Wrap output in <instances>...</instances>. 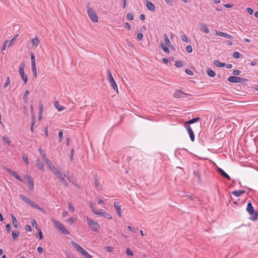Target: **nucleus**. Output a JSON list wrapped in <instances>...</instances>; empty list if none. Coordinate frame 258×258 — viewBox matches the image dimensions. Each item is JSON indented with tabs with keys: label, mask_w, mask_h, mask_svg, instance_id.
<instances>
[{
	"label": "nucleus",
	"mask_w": 258,
	"mask_h": 258,
	"mask_svg": "<svg viewBox=\"0 0 258 258\" xmlns=\"http://www.w3.org/2000/svg\"><path fill=\"white\" fill-rule=\"evenodd\" d=\"M52 221L54 227L57 230H59L62 234L68 235L70 233V232L65 228L64 225L58 221L52 219Z\"/></svg>",
	"instance_id": "f257e3e1"
},
{
	"label": "nucleus",
	"mask_w": 258,
	"mask_h": 258,
	"mask_svg": "<svg viewBox=\"0 0 258 258\" xmlns=\"http://www.w3.org/2000/svg\"><path fill=\"white\" fill-rule=\"evenodd\" d=\"M19 196H20V198L23 201H24L25 202L27 203L28 205H29L31 207H34V208H35L40 210V211H41V212H42L43 213L45 212V211H44L43 209H42V208L39 207L38 205L36 204L34 202L31 201L30 200H29L28 198H27L25 196H24L23 195L21 194V195H20Z\"/></svg>",
	"instance_id": "f03ea898"
},
{
	"label": "nucleus",
	"mask_w": 258,
	"mask_h": 258,
	"mask_svg": "<svg viewBox=\"0 0 258 258\" xmlns=\"http://www.w3.org/2000/svg\"><path fill=\"white\" fill-rule=\"evenodd\" d=\"M71 244L73 245L76 249L81 253L86 258L90 257V254H89L87 251L84 250L81 246H80L78 243L72 241H71Z\"/></svg>",
	"instance_id": "7ed1b4c3"
},
{
	"label": "nucleus",
	"mask_w": 258,
	"mask_h": 258,
	"mask_svg": "<svg viewBox=\"0 0 258 258\" xmlns=\"http://www.w3.org/2000/svg\"><path fill=\"white\" fill-rule=\"evenodd\" d=\"M87 221L89 227L94 231H97L99 228V224L96 221L93 220L92 219L87 217Z\"/></svg>",
	"instance_id": "20e7f679"
},
{
	"label": "nucleus",
	"mask_w": 258,
	"mask_h": 258,
	"mask_svg": "<svg viewBox=\"0 0 258 258\" xmlns=\"http://www.w3.org/2000/svg\"><path fill=\"white\" fill-rule=\"evenodd\" d=\"M108 80L109 83L110 84V85L112 87V88L114 90H116L117 93H118L117 86L116 85V83L115 80H114V79L113 78V76H112L110 70H108Z\"/></svg>",
	"instance_id": "39448f33"
},
{
	"label": "nucleus",
	"mask_w": 258,
	"mask_h": 258,
	"mask_svg": "<svg viewBox=\"0 0 258 258\" xmlns=\"http://www.w3.org/2000/svg\"><path fill=\"white\" fill-rule=\"evenodd\" d=\"M87 13L90 19L94 22H97L98 18L95 12L91 8H88Z\"/></svg>",
	"instance_id": "423d86ee"
},
{
	"label": "nucleus",
	"mask_w": 258,
	"mask_h": 258,
	"mask_svg": "<svg viewBox=\"0 0 258 258\" xmlns=\"http://www.w3.org/2000/svg\"><path fill=\"white\" fill-rule=\"evenodd\" d=\"M227 80L229 82L231 83H242L247 81L246 79L236 76H230L228 78Z\"/></svg>",
	"instance_id": "0eeeda50"
},
{
	"label": "nucleus",
	"mask_w": 258,
	"mask_h": 258,
	"mask_svg": "<svg viewBox=\"0 0 258 258\" xmlns=\"http://www.w3.org/2000/svg\"><path fill=\"white\" fill-rule=\"evenodd\" d=\"M24 64H22L19 67V73L21 77L22 80L24 81L25 84H26L28 81V77L24 73Z\"/></svg>",
	"instance_id": "6e6552de"
},
{
	"label": "nucleus",
	"mask_w": 258,
	"mask_h": 258,
	"mask_svg": "<svg viewBox=\"0 0 258 258\" xmlns=\"http://www.w3.org/2000/svg\"><path fill=\"white\" fill-rule=\"evenodd\" d=\"M189 94H186L181 90H176L173 93V96L175 98H181L186 96H188Z\"/></svg>",
	"instance_id": "1a4fd4ad"
},
{
	"label": "nucleus",
	"mask_w": 258,
	"mask_h": 258,
	"mask_svg": "<svg viewBox=\"0 0 258 258\" xmlns=\"http://www.w3.org/2000/svg\"><path fill=\"white\" fill-rule=\"evenodd\" d=\"M184 126L186 129V130L189 134V136L191 141L194 142L195 140V135H194V134L192 130L191 127H190V126L189 125H187V124L184 125Z\"/></svg>",
	"instance_id": "9d476101"
},
{
	"label": "nucleus",
	"mask_w": 258,
	"mask_h": 258,
	"mask_svg": "<svg viewBox=\"0 0 258 258\" xmlns=\"http://www.w3.org/2000/svg\"><path fill=\"white\" fill-rule=\"evenodd\" d=\"M7 171L9 174H10L14 177L16 178V179H17L18 180H19L21 181H23V180L20 177V176H19L18 175V174L15 171H14L12 170L11 169H9V168L7 169Z\"/></svg>",
	"instance_id": "9b49d317"
},
{
	"label": "nucleus",
	"mask_w": 258,
	"mask_h": 258,
	"mask_svg": "<svg viewBox=\"0 0 258 258\" xmlns=\"http://www.w3.org/2000/svg\"><path fill=\"white\" fill-rule=\"evenodd\" d=\"M94 179L95 181V186L97 190H101L102 189V185L96 175L94 176Z\"/></svg>",
	"instance_id": "f8f14e48"
},
{
	"label": "nucleus",
	"mask_w": 258,
	"mask_h": 258,
	"mask_svg": "<svg viewBox=\"0 0 258 258\" xmlns=\"http://www.w3.org/2000/svg\"><path fill=\"white\" fill-rule=\"evenodd\" d=\"M49 170L56 176L57 178L61 175L59 171L54 165L49 168Z\"/></svg>",
	"instance_id": "ddd939ff"
},
{
	"label": "nucleus",
	"mask_w": 258,
	"mask_h": 258,
	"mask_svg": "<svg viewBox=\"0 0 258 258\" xmlns=\"http://www.w3.org/2000/svg\"><path fill=\"white\" fill-rule=\"evenodd\" d=\"M216 34L217 35H218V36H221L222 37H224L225 38H228V39H231L232 38V36L227 34V33H224V32H221V31H216Z\"/></svg>",
	"instance_id": "4468645a"
},
{
	"label": "nucleus",
	"mask_w": 258,
	"mask_h": 258,
	"mask_svg": "<svg viewBox=\"0 0 258 258\" xmlns=\"http://www.w3.org/2000/svg\"><path fill=\"white\" fill-rule=\"evenodd\" d=\"M199 29L200 31L205 32V33H208L209 32V28L204 23H201L200 24Z\"/></svg>",
	"instance_id": "2eb2a0df"
},
{
	"label": "nucleus",
	"mask_w": 258,
	"mask_h": 258,
	"mask_svg": "<svg viewBox=\"0 0 258 258\" xmlns=\"http://www.w3.org/2000/svg\"><path fill=\"white\" fill-rule=\"evenodd\" d=\"M146 7L149 11H154L155 10L154 5L149 1H148L146 3Z\"/></svg>",
	"instance_id": "dca6fc26"
},
{
	"label": "nucleus",
	"mask_w": 258,
	"mask_h": 258,
	"mask_svg": "<svg viewBox=\"0 0 258 258\" xmlns=\"http://www.w3.org/2000/svg\"><path fill=\"white\" fill-rule=\"evenodd\" d=\"M43 159L45 162L46 164L48 166L49 169L52 167L53 165L52 163V162L49 160L47 158L45 157V155L43 154Z\"/></svg>",
	"instance_id": "f3484780"
},
{
	"label": "nucleus",
	"mask_w": 258,
	"mask_h": 258,
	"mask_svg": "<svg viewBox=\"0 0 258 258\" xmlns=\"http://www.w3.org/2000/svg\"><path fill=\"white\" fill-rule=\"evenodd\" d=\"M246 210L250 215H252L253 213H254L253 207L250 202L247 205Z\"/></svg>",
	"instance_id": "a211bd4d"
},
{
	"label": "nucleus",
	"mask_w": 258,
	"mask_h": 258,
	"mask_svg": "<svg viewBox=\"0 0 258 258\" xmlns=\"http://www.w3.org/2000/svg\"><path fill=\"white\" fill-rule=\"evenodd\" d=\"M194 177L197 179L198 182L201 183V175L199 171L198 170H196L194 171Z\"/></svg>",
	"instance_id": "6ab92c4d"
},
{
	"label": "nucleus",
	"mask_w": 258,
	"mask_h": 258,
	"mask_svg": "<svg viewBox=\"0 0 258 258\" xmlns=\"http://www.w3.org/2000/svg\"><path fill=\"white\" fill-rule=\"evenodd\" d=\"M28 188L30 190H33L34 189L33 181L31 177H28Z\"/></svg>",
	"instance_id": "aec40b11"
},
{
	"label": "nucleus",
	"mask_w": 258,
	"mask_h": 258,
	"mask_svg": "<svg viewBox=\"0 0 258 258\" xmlns=\"http://www.w3.org/2000/svg\"><path fill=\"white\" fill-rule=\"evenodd\" d=\"M57 178L59 180L60 183L62 184H63L64 187H67L68 186V184L67 182L66 181L65 179L62 177V175L59 176Z\"/></svg>",
	"instance_id": "412c9836"
},
{
	"label": "nucleus",
	"mask_w": 258,
	"mask_h": 258,
	"mask_svg": "<svg viewBox=\"0 0 258 258\" xmlns=\"http://www.w3.org/2000/svg\"><path fill=\"white\" fill-rule=\"evenodd\" d=\"M96 215L103 216L104 217H105L106 218L108 219H111V216H110V215L108 214L107 213H106L105 212L98 211V212H97Z\"/></svg>",
	"instance_id": "4be33fe9"
},
{
	"label": "nucleus",
	"mask_w": 258,
	"mask_h": 258,
	"mask_svg": "<svg viewBox=\"0 0 258 258\" xmlns=\"http://www.w3.org/2000/svg\"><path fill=\"white\" fill-rule=\"evenodd\" d=\"M200 120V117H196V118H192L187 121H186L184 125H189V124H192V123H194L196 122H197L199 120Z\"/></svg>",
	"instance_id": "5701e85b"
},
{
	"label": "nucleus",
	"mask_w": 258,
	"mask_h": 258,
	"mask_svg": "<svg viewBox=\"0 0 258 258\" xmlns=\"http://www.w3.org/2000/svg\"><path fill=\"white\" fill-rule=\"evenodd\" d=\"M63 175L68 179V180L69 181H70L73 183L76 182V180H75L74 177L72 176L69 175L68 173H65Z\"/></svg>",
	"instance_id": "b1692460"
},
{
	"label": "nucleus",
	"mask_w": 258,
	"mask_h": 258,
	"mask_svg": "<svg viewBox=\"0 0 258 258\" xmlns=\"http://www.w3.org/2000/svg\"><path fill=\"white\" fill-rule=\"evenodd\" d=\"M36 165L39 169L43 170L44 164L39 159H37L36 161Z\"/></svg>",
	"instance_id": "393cba45"
},
{
	"label": "nucleus",
	"mask_w": 258,
	"mask_h": 258,
	"mask_svg": "<svg viewBox=\"0 0 258 258\" xmlns=\"http://www.w3.org/2000/svg\"><path fill=\"white\" fill-rule=\"evenodd\" d=\"M244 192V190H235L232 192V194L235 197H240Z\"/></svg>",
	"instance_id": "a878e982"
},
{
	"label": "nucleus",
	"mask_w": 258,
	"mask_h": 258,
	"mask_svg": "<svg viewBox=\"0 0 258 258\" xmlns=\"http://www.w3.org/2000/svg\"><path fill=\"white\" fill-rule=\"evenodd\" d=\"M11 218H12V223H13V226L15 228H17L18 227V224H17V219L16 218V217L14 216V215L13 214H12L11 215Z\"/></svg>",
	"instance_id": "bb28decb"
},
{
	"label": "nucleus",
	"mask_w": 258,
	"mask_h": 258,
	"mask_svg": "<svg viewBox=\"0 0 258 258\" xmlns=\"http://www.w3.org/2000/svg\"><path fill=\"white\" fill-rule=\"evenodd\" d=\"M54 106L59 111L64 109V107L61 105H60L58 103V102L57 101L54 102Z\"/></svg>",
	"instance_id": "cd10ccee"
},
{
	"label": "nucleus",
	"mask_w": 258,
	"mask_h": 258,
	"mask_svg": "<svg viewBox=\"0 0 258 258\" xmlns=\"http://www.w3.org/2000/svg\"><path fill=\"white\" fill-rule=\"evenodd\" d=\"M32 43L34 47H37L39 43V40L37 37H35L34 38L32 39Z\"/></svg>",
	"instance_id": "c85d7f7f"
},
{
	"label": "nucleus",
	"mask_w": 258,
	"mask_h": 258,
	"mask_svg": "<svg viewBox=\"0 0 258 258\" xmlns=\"http://www.w3.org/2000/svg\"><path fill=\"white\" fill-rule=\"evenodd\" d=\"M214 64L217 67H223L224 66H226L225 63H221L220 62H219L218 60H215L214 61Z\"/></svg>",
	"instance_id": "c756f323"
},
{
	"label": "nucleus",
	"mask_w": 258,
	"mask_h": 258,
	"mask_svg": "<svg viewBox=\"0 0 258 258\" xmlns=\"http://www.w3.org/2000/svg\"><path fill=\"white\" fill-rule=\"evenodd\" d=\"M18 37V35H15L13 38H12L11 39V40L10 41H9V44L8 45V47H10L11 46V45H13L15 42V41L16 40L17 37Z\"/></svg>",
	"instance_id": "7c9ffc66"
},
{
	"label": "nucleus",
	"mask_w": 258,
	"mask_h": 258,
	"mask_svg": "<svg viewBox=\"0 0 258 258\" xmlns=\"http://www.w3.org/2000/svg\"><path fill=\"white\" fill-rule=\"evenodd\" d=\"M19 236V232L17 231L13 230L12 231V237L14 240H16Z\"/></svg>",
	"instance_id": "2f4dec72"
},
{
	"label": "nucleus",
	"mask_w": 258,
	"mask_h": 258,
	"mask_svg": "<svg viewBox=\"0 0 258 258\" xmlns=\"http://www.w3.org/2000/svg\"><path fill=\"white\" fill-rule=\"evenodd\" d=\"M164 41H165V42L166 43V45L167 46H170L171 45V43H170V42L169 41V39L168 38L167 35L166 34H165L164 35Z\"/></svg>",
	"instance_id": "473e14b6"
},
{
	"label": "nucleus",
	"mask_w": 258,
	"mask_h": 258,
	"mask_svg": "<svg viewBox=\"0 0 258 258\" xmlns=\"http://www.w3.org/2000/svg\"><path fill=\"white\" fill-rule=\"evenodd\" d=\"M207 73L208 75L211 77H214L216 75L215 72L210 69H208L207 71Z\"/></svg>",
	"instance_id": "72a5a7b5"
},
{
	"label": "nucleus",
	"mask_w": 258,
	"mask_h": 258,
	"mask_svg": "<svg viewBox=\"0 0 258 258\" xmlns=\"http://www.w3.org/2000/svg\"><path fill=\"white\" fill-rule=\"evenodd\" d=\"M161 47L164 52L167 53H169V49L165 46V45L163 43H161Z\"/></svg>",
	"instance_id": "f704fd0d"
},
{
	"label": "nucleus",
	"mask_w": 258,
	"mask_h": 258,
	"mask_svg": "<svg viewBox=\"0 0 258 258\" xmlns=\"http://www.w3.org/2000/svg\"><path fill=\"white\" fill-rule=\"evenodd\" d=\"M89 206H90V207L92 211H93V212L94 214H97V212H98V211H95V207L94 205V204L92 202H90Z\"/></svg>",
	"instance_id": "c9c22d12"
},
{
	"label": "nucleus",
	"mask_w": 258,
	"mask_h": 258,
	"mask_svg": "<svg viewBox=\"0 0 258 258\" xmlns=\"http://www.w3.org/2000/svg\"><path fill=\"white\" fill-rule=\"evenodd\" d=\"M3 140L4 143H7L9 145H10L11 141L8 136H4L3 137Z\"/></svg>",
	"instance_id": "e433bc0d"
},
{
	"label": "nucleus",
	"mask_w": 258,
	"mask_h": 258,
	"mask_svg": "<svg viewBox=\"0 0 258 258\" xmlns=\"http://www.w3.org/2000/svg\"><path fill=\"white\" fill-rule=\"evenodd\" d=\"M29 95V91L27 90L24 93L23 96V99L24 100V102L25 103H27L28 102V95Z\"/></svg>",
	"instance_id": "4c0bfd02"
},
{
	"label": "nucleus",
	"mask_w": 258,
	"mask_h": 258,
	"mask_svg": "<svg viewBox=\"0 0 258 258\" xmlns=\"http://www.w3.org/2000/svg\"><path fill=\"white\" fill-rule=\"evenodd\" d=\"M114 208H115L116 210V212L117 211H121V207L119 205V203L116 202H115L114 203Z\"/></svg>",
	"instance_id": "58836bf2"
},
{
	"label": "nucleus",
	"mask_w": 258,
	"mask_h": 258,
	"mask_svg": "<svg viewBox=\"0 0 258 258\" xmlns=\"http://www.w3.org/2000/svg\"><path fill=\"white\" fill-rule=\"evenodd\" d=\"M242 55L238 52H234L233 54V57L235 58H239L241 57Z\"/></svg>",
	"instance_id": "ea45409f"
},
{
	"label": "nucleus",
	"mask_w": 258,
	"mask_h": 258,
	"mask_svg": "<svg viewBox=\"0 0 258 258\" xmlns=\"http://www.w3.org/2000/svg\"><path fill=\"white\" fill-rule=\"evenodd\" d=\"M58 136H59V142H60L62 141V139H63V131L62 130H59V132H58Z\"/></svg>",
	"instance_id": "a19ab883"
},
{
	"label": "nucleus",
	"mask_w": 258,
	"mask_h": 258,
	"mask_svg": "<svg viewBox=\"0 0 258 258\" xmlns=\"http://www.w3.org/2000/svg\"><path fill=\"white\" fill-rule=\"evenodd\" d=\"M137 38L138 40H142L143 38V35L141 32H140L139 31H137Z\"/></svg>",
	"instance_id": "79ce46f5"
},
{
	"label": "nucleus",
	"mask_w": 258,
	"mask_h": 258,
	"mask_svg": "<svg viewBox=\"0 0 258 258\" xmlns=\"http://www.w3.org/2000/svg\"><path fill=\"white\" fill-rule=\"evenodd\" d=\"M126 18L128 20H133L134 19V15L131 13H128L126 15Z\"/></svg>",
	"instance_id": "37998d69"
},
{
	"label": "nucleus",
	"mask_w": 258,
	"mask_h": 258,
	"mask_svg": "<svg viewBox=\"0 0 258 258\" xmlns=\"http://www.w3.org/2000/svg\"><path fill=\"white\" fill-rule=\"evenodd\" d=\"M217 171L219 173H220L222 176H223L225 174H226V172L223 170H222L221 168H219V167H218L217 168Z\"/></svg>",
	"instance_id": "c03bdc74"
},
{
	"label": "nucleus",
	"mask_w": 258,
	"mask_h": 258,
	"mask_svg": "<svg viewBox=\"0 0 258 258\" xmlns=\"http://www.w3.org/2000/svg\"><path fill=\"white\" fill-rule=\"evenodd\" d=\"M252 217L251 219L253 220H256L258 219V213L256 212L253 213L252 215H251Z\"/></svg>",
	"instance_id": "a18cd8bd"
},
{
	"label": "nucleus",
	"mask_w": 258,
	"mask_h": 258,
	"mask_svg": "<svg viewBox=\"0 0 258 258\" xmlns=\"http://www.w3.org/2000/svg\"><path fill=\"white\" fill-rule=\"evenodd\" d=\"M31 65L32 64H36L35 63V57L34 55L32 53L31 55Z\"/></svg>",
	"instance_id": "49530a36"
},
{
	"label": "nucleus",
	"mask_w": 258,
	"mask_h": 258,
	"mask_svg": "<svg viewBox=\"0 0 258 258\" xmlns=\"http://www.w3.org/2000/svg\"><path fill=\"white\" fill-rule=\"evenodd\" d=\"M181 39L184 42H189L188 38L184 34H183L181 36Z\"/></svg>",
	"instance_id": "de8ad7c7"
},
{
	"label": "nucleus",
	"mask_w": 258,
	"mask_h": 258,
	"mask_svg": "<svg viewBox=\"0 0 258 258\" xmlns=\"http://www.w3.org/2000/svg\"><path fill=\"white\" fill-rule=\"evenodd\" d=\"M39 113L42 114L43 111V106L41 103V102H39Z\"/></svg>",
	"instance_id": "09e8293b"
},
{
	"label": "nucleus",
	"mask_w": 258,
	"mask_h": 258,
	"mask_svg": "<svg viewBox=\"0 0 258 258\" xmlns=\"http://www.w3.org/2000/svg\"><path fill=\"white\" fill-rule=\"evenodd\" d=\"M126 254L130 256H133L134 255L133 252L129 248L126 249Z\"/></svg>",
	"instance_id": "8fccbe9b"
},
{
	"label": "nucleus",
	"mask_w": 258,
	"mask_h": 258,
	"mask_svg": "<svg viewBox=\"0 0 258 258\" xmlns=\"http://www.w3.org/2000/svg\"><path fill=\"white\" fill-rule=\"evenodd\" d=\"M10 84V80L9 77H7L6 82L5 83L4 85V87L6 88L9 84Z\"/></svg>",
	"instance_id": "3c124183"
},
{
	"label": "nucleus",
	"mask_w": 258,
	"mask_h": 258,
	"mask_svg": "<svg viewBox=\"0 0 258 258\" xmlns=\"http://www.w3.org/2000/svg\"><path fill=\"white\" fill-rule=\"evenodd\" d=\"M175 66L177 68L181 67L183 66L182 62H181L180 61H176Z\"/></svg>",
	"instance_id": "603ef678"
},
{
	"label": "nucleus",
	"mask_w": 258,
	"mask_h": 258,
	"mask_svg": "<svg viewBox=\"0 0 258 258\" xmlns=\"http://www.w3.org/2000/svg\"><path fill=\"white\" fill-rule=\"evenodd\" d=\"M186 50L189 52V53H191L192 51V47L190 46V45H187L186 46Z\"/></svg>",
	"instance_id": "864d4df0"
},
{
	"label": "nucleus",
	"mask_w": 258,
	"mask_h": 258,
	"mask_svg": "<svg viewBox=\"0 0 258 258\" xmlns=\"http://www.w3.org/2000/svg\"><path fill=\"white\" fill-rule=\"evenodd\" d=\"M25 229L27 231H31L32 230V228L31 227V226L30 225H26L25 227Z\"/></svg>",
	"instance_id": "5fc2aeb1"
},
{
	"label": "nucleus",
	"mask_w": 258,
	"mask_h": 258,
	"mask_svg": "<svg viewBox=\"0 0 258 258\" xmlns=\"http://www.w3.org/2000/svg\"><path fill=\"white\" fill-rule=\"evenodd\" d=\"M6 228L8 232L10 233L11 229V225L9 223L7 224L6 226Z\"/></svg>",
	"instance_id": "6e6d98bb"
},
{
	"label": "nucleus",
	"mask_w": 258,
	"mask_h": 258,
	"mask_svg": "<svg viewBox=\"0 0 258 258\" xmlns=\"http://www.w3.org/2000/svg\"><path fill=\"white\" fill-rule=\"evenodd\" d=\"M23 159L24 160V162H25L26 164H29V160H28V158L27 157H26L24 155L23 156Z\"/></svg>",
	"instance_id": "4d7b16f0"
},
{
	"label": "nucleus",
	"mask_w": 258,
	"mask_h": 258,
	"mask_svg": "<svg viewBox=\"0 0 258 258\" xmlns=\"http://www.w3.org/2000/svg\"><path fill=\"white\" fill-rule=\"evenodd\" d=\"M31 224L33 227H35L36 228H37V224L35 220L33 219L32 220Z\"/></svg>",
	"instance_id": "13d9d810"
},
{
	"label": "nucleus",
	"mask_w": 258,
	"mask_h": 258,
	"mask_svg": "<svg viewBox=\"0 0 258 258\" xmlns=\"http://www.w3.org/2000/svg\"><path fill=\"white\" fill-rule=\"evenodd\" d=\"M69 210L71 212H73L75 210L74 207L71 204V203H69Z\"/></svg>",
	"instance_id": "bf43d9fd"
},
{
	"label": "nucleus",
	"mask_w": 258,
	"mask_h": 258,
	"mask_svg": "<svg viewBox=\"0 0 258 258\" xmlns=\"http://www.w3.org/2000/svg\"><path fill=\"white\" fill-rule=\"evenodd\" d=\"M105 249L109 252H112L113 251V248L111 246H106L105 247Z\"/></svg>",
	"instance_id": "052dcab7"
},
{
	"label": "nucleus",
	"mask_w": 258,
	"mask_h": 258,
	"mask_svg": "<svg viewBox=\"0 0 258 258\" xmlns=\"http://www.w3.org/2000/svg\"><path fill=\"white\" fill-rule=\"evenodd\" d=\"M9 43V41L8 40H7L5 42L4 44H3L2 47V51H4L6 49V43Z\"/></svg>",
	"instance_id": "680f3d73"
},
{
	"label": "nucleus",
	"mask_w": 258,
	"mask_h": 258,
	"mask_svg": "<svg viewBox=\"0 0 258 258\" xmlns=\"http://www.w3.org/2000/svg\"><path fill=\"white\" fill-rule=\"evenodd\" d=\"M240 73V71L239 70H234L233 71V74L234 75H238Z\"/></svg>",
	"instance_id": "e2e57ef3"
},
{
	"label": "nucleus",
	"mask_w": 258,
	"mask_h": 258,
	"mask_svg": "<svg viewBox=\"0 0 258 258\" xmlns=\"http://www.w3.org/2000/svg\"><path fill=\"white\" fill-rule=\"evenodd\" d=\"M74 153V149H72L71 151V154H70V158H71V160H72L73 159Z\"/></svg>",
	"instance_id": "0e129e2a"
},
{
	"label": "nucleus",
	"mask_w": 258,
	"mask_h": 258,
	"mask_svg": "<svg viewBox=\"0 0 258 258\" xmlns=\"http://www.w3.org/2000/svg\"><path fill=\"white\" fill-rule=\"evenodd\" d=\"M124 27H125L126 28H127L128 30L131 29V26L129 24V23H128L127 22H125L124 23Z\"/></svg>",
	"instance_id": "69168bd1"
},
{
	"label": "nucleus",
	"mask_w": 258,
	"mask_h": 258,
	"mask_svg": "<svg viewBox=\"0 0 258 258\" xmlns=\"http://www.w3.org/2000/svg\"><path fill=\"white\" fill-rule=\"evenodd\" d=\"M246 10H247V12H248L250 15H251V14H252L253 13V10H252L251 8H247L246 9Z\"/></svg>",
	"instance_id": "338daca9"
},
{
	"label": "nucleus",
	"mask_w": 258,
	"mask_h": 258,
	"mask_svg": "<svg viewBox=\"0 0 258 258\" xmlns=\"http://www.w3.org/2000/svg\"><path fill=\"white\" fill-rule=\"evenodd\" d=\"M37 251L39 253H41L42 252V251H43V249L40 246H39L37 247Z\"/></svg>",
	"instance_id": "774afa93"
}]
</instances>
